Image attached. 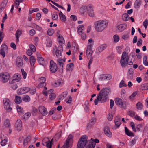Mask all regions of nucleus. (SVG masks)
<instances>
[{
    "label": "nucleus",
    "instance_id": "nucleus-1",
    "mask_svg": "<svg viewBox=\"0 0 148 148\" xmlns=\"http://www.w3.org/2000/svg\"><path fill=\"white\" fill-rule=\"evenodd\" d=\"M108 21L106 20H99L94 23V27L95 30L98 32H101L107 27Z\"/></svg>",
    "mask_w": 148,
    "mask_h": 148
},
{
    "label": "nucleus",
    "instance_id": "nucleus-2",
    "mask_svg": "<svg viewBox=\"0 0 148 148\" xmlns=\"http://www.w3.org/2000/svg\"><path fill=\"white\" fill-rule=\"evenodd\" d=\"M63 52V48L62 45H60L58 47L56 45L53 46V53L54 54L56 55L57 58H59L62 56Z\"/></svg>",
    "mask_w": 148,
    "mask_h": 148
},
{
    "label": "nucleus",
    "instance_id": "nucleus-3",
    "mask_svg": "<svg viewBox=\"0 0 148 148\" xmlns=\"http://www.w3.org/2000/svg\"><path fill=\"white\" fill-rule=\"evenodd\" d=\"M129 58L127 53L125 52L123 53L120 61V64L122 67H125L127 65Z\"/></svg>",
    "mask_w": 148,
    "mask_h": 148
},
{
    "label": "nucleus",
    "instance_id": "nucleus-4",
    "mask_svg": "<svg viewBox=\"0 0 148 148\" xmlns=\"http://www.w3.org/2000/svg\"><path fill=\"white\" fill-rule=\"evenodd\" d=\"M87 136L83 135L80 138L77 145V148H84L87 142Z\"/></svg>",
    "mask_w": 148,
    "mask_h": 148
},
{
    "label": "nucleus",
    "instance_id": "nucleus-5",
    "mask_svg": "<svg viewBox=\"0 0 148 148\" xmlns=\"http://www.w3.org/2000/svg\"><path fill=\"white\" fill-rule=\"evenodd\" d=\"M108 98L106 96L103 95L101 93H99L97 99L94 100V103L95 105H97L99 102L101 103L105 102Z\"/></svg>",
    "mask_w": 148,
    "mask_h": 148
},
{
    "label": "nucleus",
    "instance_id": "nucleus-6",
    "mask_svg": "<svg viewBox=\"0 0 148 148\" xmlns=\"http://www.w3.org/2000/svg\"><path fill=\"white\" fill-rule=\"evenodd\" d=\"M3 103L4 108L8 111H10L12 110V108L10 106L11 102L8 98H5L3 100Z\"/></svg>",
    "mask_w": 148,
    "mask_h": 148
},
{
    "label": "nucleus",
    "instance_id": "nucleus-7",
    "mask_svg": "<svg viewBox=\"0 0 148 148\" xmlns=\"http://www.w3.org/2000/svg\"><path fill=\"white\" fill-rule=\"evenodd\" d=\"M115 104L121 108H123L125 107L126 106V101H122L121 99L117 97L115 99Z\"/></svg>",
    "mask_w": 148,
    "mask_h": 148
},
{
    "label": "nucleus",
    "instance_id": "nucleus-8",
    "mask_svg": "<svg viewBox=\"0 0 148 148\" xmlns=\"http://www.w3.org/2000/svg\"><path fill=\"white\" fill-rule=\"evenodd\" d=\"M58 67L56 63L53 60H51L50 62L49 70L52 73H56Z\"/></svg>",
    "mask_w": 148,
    "mask_h": 148
},
{
    "label": "nucleus",
    "instance_id": "nucleus-9",
    "mask_svg": "<svg viewBox=\"0 0 148 148\" xmlns=\"http://www.w3.org/2000/svg\"><path fill=\"white\" fill-rule=\"evenodd\" d=\"M10 78V75L7 73L0 74V80L3 83L6 82Z\"/></svg>",
    "mask_w": 148,
    "mask_h": 148
},
{
    "label": "nucleus",
    "instance_id": "nucleus-10",
    "mask_svg": "<svg viewBox=\"0 0 148 148\" xmlns=\"http://www.w3.org/2000/svg\"><path fill=\"white\" fill-rule=\"evenodd\" d=\"M53 140L52 139L50 141L48 138L43 139L42 142V144L43 145L46 146L47 148H51L52 146V141Z\"/></svg>",
    "mask_w": 148,
    "mask_h": 148
},
{
    "label": "nucleus",
    "instance_id": "nucleus-11",
    "mask_svg": "<svg viewBox=\"0 0 148 148\" xmlns=\"http://www.w3.org/2000/svg\"><path fill=\"white\" fill-rule=\"evenodd\" d=\"M8 50V47L7 45L4 44H3L1 46V49L0 50V54L2 55L3 58L5 56V52Z\"/></svg>",
    "mask_w": 148,
    "mask_h": 148
},
{
    "label": "nucleus",
    "instance_id": "nucleus-12",
    "mask_svg": "<svg viewBox=\"0 0 148 148\" xmlns=\"http://www.w3.org/2000/svg\"><path fill=\"white\" fill-rule=\"evenodd\" d=\"M86 9L90 17L94 16V13L92 5H88L86 7Z\"/></svg>",
    "mask_w": 148,
    "mask_h": 148
},
{
    "label": "nucleus",
    "instance_id": "nucleus-13",
    "mask_svg": "<svg viewBox=\"0 0 148 148\" xmlns=\"http://www.w3.org/2000/svg\"><path fill=\"white\" fill-rule=\"evenodd\" d=\"M65 62V59L59 58L57 60V63L61 69V72H63L64 63Z\"/></svg>",
    "mask_w": 148,
    "mask_h": 148
},
{
    "label": "nucleus",
    "instance_id": "nucleus-14",
    "mask_svg": "<svg viewBox=\"0 0 148 148\" xmlns=\"http://www.w3.org/2000/svg\"><path fill=\"white\" fill-rule=\"evenodd\" d=\"M16 64L18 67H22L23 66V58L20 57H18L16 60Z\"/></svg>",
    "mask_w": 148,
    "mask_h": 148
},
{
    "label": "nucleus",
    "instance_id": "nucleus-15",
    "mask_svg": "<svg viewBox=\"0 0 148 148\" xmlns=\"http://www.w3.org/2000/svg\"><path fill=\"white\" fill-rule=\"evenodd\" d=\"M111 92L110 90L107 88L102 89L99 93H101L103 95L106 96V97H108L109 95Z\"/></svg>",
    "mask_w": 148,
    "mask_h": 148
},
{
    "label": "nucleus",
    "instance_id": "nucleus-16",
    "mask_svg": "<svg viewBox=\"0 0 148 148\" xmlns=\"http://www.w3.org/2000/svg\"><path fill=\"white\" fill-rule=\"evenodd\" d=\"M107 45L105 44H102L98 47L96 50V53L99 54L105 49L107 47Z\"/></svg>",
    "mask_w": 148,
    "mask_h": 148
},
{
    "label": "nucleus",
    "instance_id": "nucleus-17",
    "mask_svg": "<svg viewBox=\"0 0 148 148\" xmlns=\"http://www.w3.org/2000/svg\"><path fill=\"white\" fill-rule=\"evenodd\" d=\"M39 110L41 114L45 116L47 114V110L46 108L43 106H40L39 107Z\"/></svg>",
    "mask_w": 148,
    "mask_h": 148
},
{
    "label": "nucleus",
    "instance_id": "nucleus-18",
    "mask_svg": "<svg viewBox=\"0 0 148 148\" xmlns=\"http://www.w3.org/2000/svg\"><path fill=\"white\" fill-rule=\"evenodd\" d=\"M15 126L16 129L18 131H21L22 129V122L20 119H18L16 122Z\"/></svg>",
    "mask_w": 148,
    "mask_h": 148
},
{
    "label": "nucleus",
    "instance_id": "nucleus-19",
    "mask_svg": "<svg viewBox=\"0 0 148 148\" xmlns=\"http://www.w3.org/2000/svg\"><path fill=\"white\" fill-rule=\"evenodd\" d=\"M30 90V88L28 87H24L21 88L18 90V93L19 94H23L28 92Z\"/></svg>",
    "mask_w": 148,
    "mask_h": 148
},
{
    "label": "nucleus",
    "instance_id": "nucleus-20",
    "mask_svg": "<svg viewBox=\"0 0 148 148\" xmlns=\"http://www.w3.org/2000/svg\"><path fill=\"white\" fill-rule=\"evenodd\" d=\"M104 133L108 137H111L112 136V133L110 130L108 126H106L104 128Z\"/></svg>",
    "mask_w": 148,
    "mask_h": 148
},
{
    "label": "nucleus",
    "instance_id": "nucleus-21",
    "mask_svg": "<svg viewBox=\"0 0 148 148\" xmlns=\"http://www.w3.org/2000/svg\"><path fill=\"white\" fill-rule=\"evenodd\" d=\"M73 138V137L72 135H69L64 144L69 147V144L72 142Z\"/></svg>",
    "mask_w": 148,
    "mask_h": 148
},
{
    "label": "nucleus",
    "instance_id": "nucleus-22",
    "mask_svg": "<svg viewBox=\"0 0 148 148\" xmlns=\"http://www.w3.org/2000/svg\"><path fill=\"white\" fill-rule=\"evenodd\" d=\"M20 75L15 74L14 75L12 81L13 82H16L19 81L21 79Z\"/></svg>",
    "mask_w": 148,
    "mask_h": 148
},
{
    "label": "nucleus",
    "instance_id": "nucleus-23",
    "mask_svg": "<svg viewBox=\"0 0 148 148\" xmlns=\"http://www.w3.org/2000/svg\"><path fill=\"white\" fill-rule=\"evenodd\" d=\"M37 60L39 63L40 65L44 66L45 64V61L44 58L41 56H37Z\"/></svg>",
    "mask_w": 148,
    "mask_h": 148
},
{
    "label": "nucleus",
    "instance_id": "nucleus-24",
    "mask_svg": "<svg viewBox=\"0 0 148 148\" xmlns=\"http://www.w3.org/2000/svg\"><path fill=\"white\" fill-rule=\"evenodd\" d=\"M22 34V32L19 30H17L15 34L16 37V42L17 43L19 42V38L20 36Z\"/></svg>",
    "mask_w": 148,
    "mask_h": 148
},
{
    "label": "nucleus",
    "instance_id": "nucleus-25",
    "mask_svg": "<svg viewBox=\"0 0 148 148\" xmlns=\"http://www.w3.org/2000/svg\"><path fill=\"white\" fill-rule=\"evenodd\" d=\"M125 133L127 136H130L133 137L134 136V134L131 131L129 130L126 127H125Z\"/></svg>",
    "mask_w": 148,
    "mask_h": 148
},
{
    "label": "nucleus",
    "instance_id": "nucleus-26",
    "mask_svg": "<svg viewBox=\"0 0 148 148\" xmlns=\"http://www.w3.org/2000/svg\"><path fill=\"white\" fill-rule=\"evenodd\" d=\"M127 27V25L125 24L120 25L118 26V29L120 32L123 31Z\"/></svg>",
    "mask_w": 148,
    "mask_h": 148
},
{
    "label": "nucleus",
    "instance_id": "nucleus-27",
    "mask_svg": "<svg viewBox=\"0 0 148 148\" xmlns=\"http://www.w3.org/2000/svg\"><path fill=\"white\" fill-rule=\"evenodd\" d=\"M96 121V119L95 117H93L92 118L90 121V122L88 124L87 127H91L95 123Z\"/></svg>",
    "mask_w": 148,
    "mask_h": 148
},
{
    "label": "nucleus",
    "instance_id": "nucleus-28",
    "mask_svg": "<svg viewBox=\"0 0 148 148\" xmlns=\"http://www.w3.org/2000/svg\"><path fill=\"white\" fill-rule=\"evenodd\" d=\"M137 138L138 137L137 136H135L133 138L132 140L129 142V145L131 146H133L136 143Z\"/></svg>",
    "mask_w": 148,
    "mask_h": 148
},
{
    "label": "nucleus",
    "instance_id": "nucleus-29",
    "mask_svg": "<svg viewBox=\"0 0 148 148\" xmlns=\"http://www.w3.org/2000/svg\"><path fill=\"white\" fill-rule=\"evenodd\" d=\"M31 140V137L30 136H28L24 140L23 145L24 146L27 145L28 142H29Z\"/></svg>",
    "mask_w": 148,
    "mask_h": 148
},
{
    "label": "nucleus",
    "instance_id": "nucleus-30",
    "mask_svg": "<svg viewBox=\"0 0 148 148\" xmlns=\"http://www.w3.org/2000/svg\"><path fill=\"white\" fill-rule=\"evenodd\" d=\"M114 121L115 125L118 127H119L121 124V119L117 117L115 119Z\"/></svg>",
    "mask_w": 148,
    "mask_h": 148
},
{
    "label": "nucleus",
    "instance_id": "nucleus-31",
    "mask_svg": "<svg viewBox=\"0 0 148 148\" xmlns=\"http://www.w3.org/2000/svg\"><path fill=\"white\" fill-rule=\"evenodd\" d=\"M29 59L31 65L32 66H33L36 61L34 57L33 56H31L30 57Z\"/></svg>",
    "mask_w": 148,
    "mask_h": 148
},
{
    "label": "nucleus",
    "instance_id": "nucleus-32",
    "mask_svg": "<svg viewBox=\"0 0 148 148\" xmlns=\"http://www.w3.org/2000/svg\"><path fill=\"white\" fill-rule=\"evenodd\" d=\"M16 108L17 112L18 114L20 115H21L24 113V110L23 109L21 108L19 106H16Z\"/></svg>",
    "mask_w": 148,
    "mask_h": 148
},
{
    "label": "nucleus",
    "instance_id": "nucleus-33",
    "mask_svg": "<svg viewBox=\"0 0 148 148\" xmlns=\"http://www.w3.org/2000/svg\"><path fill=\"white\" fill-rule=\"evenodd\" d=\"M23 100L25 102H28L30 101V98L29 96L25 95L23 97Z\"/></svg>",
    "mask_w": 148,
    "mask_h": 148
},
{
    "label": "nucleus",
    "instance_id": "nucleus-34",
    "mask_svg": "<svg viewBox=\"0 0 148 148\" xmlns=\"http://www.w3.org/2000/svg\"><path fill=\"white\" fill-rule=\"evenodd\" d=\"M14 101L16 103L19 104L22 102V99L20 96H16Z\"/></svg>",
    "mask_w": 148,
    "mask_h": 148
},
{
    "label": "nucleus",
    "instance_id": "nucleus-35",
    "mask_svg": "<svg viewBox=\"0 0 148 148\" xmlns=\"http://www.w3.org/2000/svg\"><path fill=\"white\" fill-rule=\"evenodd\" d=\"M84 26L82 25H80L77 27V31L79 35L82 33V31L83 30Z\"/></svg>",
    "mask_w": 148,
    "mask_h": 148
},
{
    "label": "nucleus",
    "instance_id": "nucleus-36",
    "mask_svg": "<svg viewBox=\"0 0 148 148\" xmlns=\"http://www.w3.org/2000/svg\"><path fill=\"white\" fill-rule=\"evenodd\" d=\"M130 33L128 32H125L122 36L123 39L126 40L129 37Z\"/></svg>",
    "mask_w": 148,
    "mask_h": 148
},
{
    "label": "nucleus",
    "instance_id": "nucleus-37",
    "mask_svg": "<svg viewBox=\"0 0 148 148\" xmlns=\"http://www.w3.org/2000/svg\"><path fill=\"white\" fill-rule=\"evenodd\" d=\"M142 90H148V83L142 84L140 87Z\"/></svg>",
    "mask_w": 148,
    "mask_h": 148
},
{
    "label": "nucleus",
    "instance_id": "nucleus-38",
    "mask_svg": "<svg viewBox=\"0 0 148 148\" xmlns=\"http://www.w3.org/2000/svg\"><path fill=\"white\" fill-rule=\"evenodd\" d=\"M95 145V142H90L89 144L86 146V148H94Z\"/></svg>",
    "mask_w": 148,
    "mask_h": 148
},
{
    "label": "nucleus",
    "instance_id": "nucleus-39",
    "mask_svg": "<svg viewBox=\"0 0 148 148\" xmlns=\"http://www.w3.org/2000/svg\"><path fill=\"white\" fill-rule=\"evenodd\" d=\"M140 5L141 3L140 1L137 0L135 2L134 6L136 8H138L140 7Z\"/></svg>",
    "mask_w": 148,
    "mask_h": 148
},
{
    "label": "nucleus",
    "instance_id": "nucleus-40",
    "mask_svg": "<svg viewBox=\"0 0 148 148\" xmlns=\"http://www.w3.org/2000/svg\"><path fill=\"white\" fill-rule=\"evenodd\" d=\"M67 94L68 93L67 92H64L61 96H59L58 99L60 100L63 99L66 96Z\"/></svg>",
    "mask_w": 148,
    "mask_h": 148
},
{
    "label": "nucleus",
    "instance_id": "nucleus-41",
    "mask_svg": "<svg viewBox=\"0 0 148 148\" xmlns=\"http://www.w3.org/2000/svg\"><path fill=\"white\" fill-rule=\"evenodd\" d=\"M147 56H144L143 58V64L146 66H148V62L147 61Z\"/></svg>",
    "mask_w": 148,
    "mask_h": 148
},
{
    "label": "nucleus",
    "instance_id": "nucleus-42",
    "mask_svg": "<svg viewBox=\"0 0 148 148\" xmlns=\"http://www.w3.org/2000/svg\"><path fill=\"white\" fill-rule=\"evenodd\" d=\"M123 20L127 21L130 19V16L127 13H124L123 15Z\"/></svg>",
    "mask_w": 148,
    "mask_h": 148
},
{
    "label": "nucleus",
    "instance_id": "nucleus-43",
    "mask_svg": "<svg viewBox=\"0 0 148 148\" xmlns=\"http://www.w3.org/2000/svg\"><path fill=\"white\" fill-rule=\"evenodd\" d=\"M8 142V139L6 138L4 139H3L1 142V144L2 146H3L5 145Z\"/></svg>",
    "mask_w": 148,
    "mask_h": 148
},
{
    "label": "nucleus",
    "instance_id": "nucleus-44",
    "mask_svg": "<svg viewBox=\"0 0 148 148\" xmlns=\"http://www.w3.org/2000/svg\"><path fill=\"white\" fill-rule=\"evenodd\" d=\"M134 73V70L132 68H130L128 70V76L131 77H133Z\"/></svg>",
    "mask_w": 148,
    "mask_h": 148
},
{
    "label": "nucleus",
    "instance_id": "nucleus-45",
    "mask_svg": "<svg viewBox=\"0 0 148 148\" xmlns=\"http://www.w3.org/2000/svg\"><path fill=\"white\" fill-rule=\"evenodd\" d=\"M24 0H16L15 2V6L16 8L18 7L19 3L22 2Z\"/></svg>",
    "mask_w": 148,
    "mask_h": 148
},
{
    "label": "nucleus",
    "instance_id": "nucleus-46",
    "mask_svg": "<svg viewBox=\"0 0 148 148\" xmlns=\"http://www.w3.org/2000/svg\"><path fill=\"white\" fill-rule=\"evenodd\" d=\"M127 85L125 83V82L123 80H122L121 82H120L119 85V87L121 88L123 87H126Z\"/></svg>",
    "mask_w": 148,
    "mask_h": 148
},
{
    "label": "nucleus",
    "instance_id": "nucleus-47",
    "mask_svg": "<svg viewBox=\"0 0 148 148\" xmlns=\"http://www.w3.org/2000/svg\"><path fill=\"white\" fill-rule=\"evenodd\" d=\"M137 94V92H134L130 96L129 98V99L131 100V101H133L135 97V96L136 95V94Z\"/></svg>",
    "mask_w": 148,
    "mask_h": 148
},
{
    "label": "nucleus",
    "instance_id": "nucleus-48",
    "mask_svg": "<svg viewBox=\"0 0 148 148\" xmlns=\"http://www.w3.org/2000/svg\"><path fill=\"white\" fill-rule=\"evenodd\" d=\"M130 125L132 128V130L134 132H136V130L135 127L134 123L133 122H131L130 123Z\"/></svg>",
    "mask_w": 148,
    "mask_h": 148
},
{
    "label": "nucleus",
    "instance_id": "nucleus-49",
    "mask_svg": "<svg viewBox=\"0 0 148 148\" xmlns=\"http://www.w3.org/2000/svg\"><path fill=\"white\" fill-rule=\"evenodd\" d=\"M31 114L30 112L25 113L23 116V118L25 119H28L30 116Z\"/></svg>",
    "mask_w": 148,
    "mask_h": 148
},
{
    "label": "nucleus",
    "instance_id": "nucleus-50",
    "mask_svg": "<svg viewBox=\"0 0 148 148\" xmlns=\"http://www.w3.org/2000/svg\"><path fill=\"white\" fill-rule=\"evenodd\" d=\"M61 21L62 22H65L66 21V17L64 15H59Z\"/></svg>",
    "mask_w": 148,
    "mask_h": 148
},
{
    "label": "nucleus",
    "instance_id": "nucleus-51",
    "mask_svg": "<svg viewBox=\"0 0 148 148\" xmlns=\"http://www.w3.org/2000/svg\"><path fill=\"white\" fill-rule=\"evenodd\" d=\"M136 106L138 109L141 110L143 106L142 103L140 102H138L136 104Z\"/></svg>",
    "mask_w": 148,
    "mask_h": 148
},
{
    "label": "nucleus",
    "instance_id": "nucleus-52",
    "mask_svg": "<svg viewBox=\"0 0 148 148\" xmlns=\"http://www.w3.org/2000/svg\"><path fill=\"white\" fill-rule=\"evenodd\" d=\"M40 83H43L42 84L43 85H46V84L45 83V82L46 81V79L45 77H41L40 78Z\"/></svg>",
    "mask_w": 148,
    "mask_h": 148
},
{
    "label": "nucleus",
    "instance_id": "nucleus-53",
    "mask_svg": "<svg viewBox=\"0 0 148 148\" xmlns=\"http://www.w3.org/2000/svg\"><path fill=\"white\" fill-rule=\"evenodd\" d=\"M29 47L30 49V50L32 51L33 52H35L36 51V49L35 46L32 44H30Z\"/></svg>",
    "mask_w": 148,
    "mask_h": 148
},
{
    "label": "nucleus",
    "instance_id": "nucleus-54",
    "mask_svg": "<svg viewBox=\"0 0 148 148\" xmlns=\"http://www.w3.org/2000/svg\"><path fill=\"white\" fill-rule=\"evenodd\" d=\"M54 32V31L53 29H49L47 32V33L48 35L49 36H52Z\"/></svg>",
    "mask_w": 148,
    "mask_h": 148
},
{
    "label": "nucleus",
    "instance_id": "nucleus-55",
    "mask_svg": "<svg viewBox=\"0 0 148 148\" xmlns=\"http://www.w3.org/2000/svg\"><path fill=\"white\" fill-rule=\"evenodd\" d=\"M22 72L23 77L24 79H25L26 77L27 73L26 72L24 71L23 69H21V70Z\"/></svg>",
    "mask_w": 148,
    "mask_h": 148
},
{
    "label": "nucleus",
    "instance_id": "nucleus-56",
    "mask_svg": "<svg viewBox=\"0 0 148 148\" xmlns=\"http://www.w3.org/2000/svg\"><path fill=\"white\" fill-rule=\"evenodd\" d=\"M105 80H108L112 78V76L110 74H105Z\"/></svg>",
    "mask_w": 148,
    "mask_h": 148
},
{
    "label": "nucleus",
    "instance_id": "nucleus-57",
    "mask_svg": "<svg viewBox=\"0 0 148 148\" xmlns=\"http://www.w3.org/2000/svg\"><path fill=\"white\" fill-rule=\"evenodd\" d=\"M113 38L114 39V41L115 42H117L119 40V38L117 35H114L113 36Z\"/></svg>",
    "mask_w": 148,
    "mask_h": 148
},
{
    "label": "nucleus",
    "instance_id": "nucleus-58",
    "mask_svg": "<svg viewBox=\"0 0 148 148\" xmlns=\"http://www.w3.org/2000/svg\"><path fill=\"white\" fill-rule=\"evenodd\" d=\"M85 107L84 108L85 111L86 112H88L89 108V104L88 101H86L85 102Z\"/></svg>",
    "mask_w": 148,
    "mask_h": 148
},
{
    "label": "nucleus",
    "instance_id": "nucleus-59",
    "mask_svg": "<svg viewBox=\"0 0 148 148\" xmlns=\"http://www.w3.org/2000/svg\"><path fill=\"white\" fill-rule=\"evenodd\" d=\"M143 25L145 29H146L148 25V20L145 19L143 22Z\"/></svg>",
    "mask_w": 148,
    "mask_h": 148
},
{
    "label": "nucleus",
    "instance_id": "nucleus-60",
    "mask_svg": "<svg viewBox=\"0 0 148 148\" xmlns=\"http://www.w3.org/2000/svg\"><path fill=\"white\" fill-rule=\"evenodd\" d=\"M41 17V14L40 13L38 12L37 13L36 16V19L37 20H39Z\"/></svg>",
    "mask_w": 148,
    "mask_h": 148
},
{
    "label": "nucleus",
    "instance_id": "nucleus-61",
    "mask_svg": "<svg viewBox=\"0 0 148 148\" xmlns=\"http://www.w3.org/2000/svg\"><path fill=\"white\" fill-rule=\"evenodd\" d=\"M56 97V95L54 93H51L49 95V98L52 100L54 99Z\"/></svg>",
    "mask_w": 148,
    "mask_h": 148
},
{
    "label": "nucleus",
    "instance_id": "nucleus-62",
    "mask_svg": "<svg viewBox=\"0 0 148 148\" xmlns=\"http://www.w3.org/2000/svg\"><path fill=\"white\" fill-rule=\"evenodd\" d=\"M129 115L131 117H133L135 116V112L132 111H130L128 112Z\"/></svg>",
    "mask_w": 148,
    "mask_h": 148
},
{
    "label": "nucleus",
    "instance_id": "nucleus-63",
    "mask_svg": "<svg viewBox=\"0 0 148 148\" xmlns=\"http://www.w3.org/2000/svg\"><path fill=\"white\" fill-rule=\"evenodd\" d=\"M4 124L5 126L7 127H9L10 124L9 123V121L8 119H7L5 121Z\"/></svg>",
    "mask_w": 148,
    "mask_h": 148
},
{
    "label": "nucleus",
    "instance_id": "nucleus-64",
    "mask_svg": "<svg viewBox=\"0 0 148 148\" xmlns=\"http://www.w3.org/2000/svg\"><path fill=\"white\" fill-rule=\"evenodd\" d=\"M80 35H81V37L82 40H84L86 38V34L83 33H81Z\"/></svg>",
    "mask_w": 148,
    "mask_h": 148
}]
</instances>
